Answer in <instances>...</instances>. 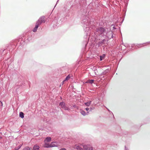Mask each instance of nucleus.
<instances>
[{"mask_svg":"<svg viewBox=\"0 0 150 150\" xmlns=\"http://www.w3.org/2000/svg\"><path fill=\"white\" fill-rule=\"evenodd\" d=\"M19 116L21 118H23L24 117L23 113L22 112H20L19 113Z\"/></svg>","mask_w":150,"mask_h":150,"instance_id":"9b49d317","label":"nucleus"},{"mask_svg":"<svg viewBox=\"0 0 150 150\" xmlns=\"http://www.w3.org/2000/svg\"><path fill=\"white\" fill-rule=\"evenodd\" d=\"M93 82L94 80H88L86 81V83H92Z\"/></svg>","mask_w":150,"mask_h":150,"instance_id":"9d476101","label":"nucleus"},{"mask_svg":"<svg viewBox=\"0 0 150 150\" xmlns=\"http://www.w3.org/2000/svg\"><path fill=\"white\" fill-rule=\"evenodd\" d=\"M39 20H40L42 23H45L46 20L45 19V17L44 16H42L40 17L39 19Z\"/></svg>","mask_w":150,"mask_h":150,"instance_id":"423d86ee","label":"nucleus"},{"mask_svg":"<svg viewBox=\"0 0 150 150\" xmlns=\"http://www.w3.org/2000/svg\"><path fill=\"white\" fill-rule=\"evenodd\" d=\"M105 57V54H103L102 56H100V61H102L103 59L104 58V57Z\"/></svg>","mask_w":150,"mask_h":150,"instance_id":"f8f14e48","label":"nucleus"},{"mask_svg":"<svg viewBox=\"0 0 150 150\" xmlns=\"http://www.w3.org/2000/svg\"><path fill=\"white\" fill-rule=\"evenodd\" d=\"M98 32L100 33H102L104 31V29L102 28H100L98 29Z\"/></svg>","mask_w":150,"mask_h":150,"instance_id":"0eeeda50","label":"nucleus"},{"mask_svg":"<svg viewBox=\"0 0 150 150\" xmlns=\"http://www.w3.org/2000/svg\"><path fill=\"white\" fill-rule=\"evenodd\" d=\"M33 150H40L39 147L37 146H35L33 147Z\"/></svg>","mask_w":150,"mask_h":150,"instance_id":"6e6552de","label":"nucleus"},{"mask_svg":"<svg viewBox=\"0 0 150 150\" xmlns=\"http://www.w3.org/2000/svg\"><path fill=\"white\" fill-rule=\"evenodd\" d=\"M89 109V108H86V110H87V111H88V110Z\"/></svg>","mask_w":150,"mask_h":150,"instance_id":"aec40b11","label":"nucleus"},{"mask_svg":"<svg viewBox=\"0 0 150 150\" xmlns=\"http://www.w3.org/2000/svg\"><path fill=\"white\" fill-rule=\"evenodd\" d=\"M42 23L41 21L40 20H39L38 19V20L36 22V25H38V26H39V25H40Z\"/></svg>","mask_w":150,"mask_h":150,"instance_id":"1a4fd4ad","label":"nucleus"},{"mask_svg":"<svg viewBox=\"0 0 150 150\" xmlns=\"http://www.w3.org/2000/svg\"><path fill=\"white\" fill-rule=\"evenodd\" d=\"M91 101H89L88 102L85 103V104L87 106H89L91 104Z\"/></svg>","mask_w":150,"mask_h":150,"instance_id":"4468645a","label":"nucleus"},{"mask_svg":"<svg viewBox=\"0 0 150 150\" xmlns=\"http://www.w3.org/2000/svg\"><path fill=\"white\" fill-rule=\"evenodd\" d=\"M70 78V76L69 75H68L67 76V77L66 78L65 80L63 81L64 82V81L68 80Z\"/></svg>","mask_w":150,"mask_h":150,"instance_id":"2eb2a0df","label":"nucleus"},{"mask_svg":"<svg viewBox=\"0 0 150 150\" xmlns=\"http://www.w3.org/2000/svg\"><path fill=\"white\" fill-rule=\"evenodd\" d=\"M84 150H93V147L90 145H84L83 146Z\"/></svg>","mask_w":150,"mask_h":150,"instance_id":"7ed1b4c3","label":"nucleus"},{"mask_svg":"<svg viewBox=\"0 0 150 150\" xmlns=\"http://www.w3.org/2000/svg\"><path fill=\"white\" fill-rule=\"evenodd\" d=\"M51 140V138L50 137H47L45 140V145H47L48 144H47V142H50Z\"/></svg>","mask_w":150,"mask_h":150,"instance_id":"39448f33","label":"nucleus"},{"mask_svg":"<svg viewBox=\"0 0 150 150\" xmlns=\"http://www.w3.org/2000/svg\"><path fill=\"white\" fill-rule=\"evenodd\" d=\"M105 41H106L105 40H104H104H103V41L102 42V43H103H103H104V42H105Z\"/></svg>","mask_w":150,"mask_h":150,"instance_id":"6ab92c4d","label":"nucleus"},{"mask_svg":"<svg viewBox=\"0 0 150 150\" xmlns=\"http://www.w3.org/2000/svg\"><path fill=\"white\" fill-rule=\"evenodd\" d=\"M59 150H67L66 149L64 148H62L59 149Z\"/></svg>","mask_w":150,"mask_h":150,"instance_id":"a211bd4d","label":"nucleus"},{"mask_svg":"<svg viewBox=\"0 0 150 150\" xmlns=\"http://www.w3.org/2000/svg\"><path fill=\"white\" fill-rule=\"evenodd\" d=\"M56 146L55 143L52 142L50 144H48L47 145H45V147H50L55 146Z\"/></svg>","mask_w":150,"mask_h":150,"instance_id":"20e7f679","label":"nucleus"},{"mask_svg":"<svg viewBox=\"0 0 150 150\" xmlns=\"http://www.w3.org/2000/svg\"><path fill=\"white\" fill-rule=\"evenodd\" d=\"M81 144H76L73 146V148L74 149H76L77 150H83V149L81 147Z\"/></svg>","mask_w":150,"mask_h":150,"instance_id":"f257e3e1","label":"nucleus"},{"mask_svg":"<svg viewBox=\"0 0 150 150\" xmlns=\"http://www.w3.org/2000/svg\"><path fill=\"white\" fill-rule=\"evenodd\" d=\"M59 105L65 110H69V108L65 106V103L64 102L61 103L59 104Z\"/></svg>","mask_w":150,"mask_h":150,"instance_id":"f03ea898","label":"nucleus"},{"mask_svg":"<svg viewBox=\"0 0 150 150\" xmlns=\"http://www.w3.org/2000/svg\"><path fill=\"white\" fill-rule=\"evenodd\" d=\"M81 113L83 116H85L86 115V113L84 110H81Z\"/></svg>","mask_w":150,"mask_h":150,"instance_id":"dca6fc26","label":"nucleus"},{"mask_svg":"<svg viewBox=\"0 0 150 150\" xmlns=\"http://www.w3.org/2000/svg\"><path fill=\"white\" fill-rule=\"evenodd\" d=\"M23 150H32V149L29 147H26L24 148Z\"/></svg>","mask_w":150,"mask_h":150,"instance_id":"f3484780","label":"nucleus"},{"mask_svg":"<svg viewBox=\"0 0 150 150\" xmlns=\"http://www.w3.org/2000/svg\"><path fill=\"white\" fill-rule=\"evenodd\" d=\"M38 25H36L35 27V28L33 30V32H36L37 30V29L38 28Z\"/></svg>","mask_w":150,"mask_h":150,"instance_id":"ddd939ff","label":"nucleus"}]
</instances>
